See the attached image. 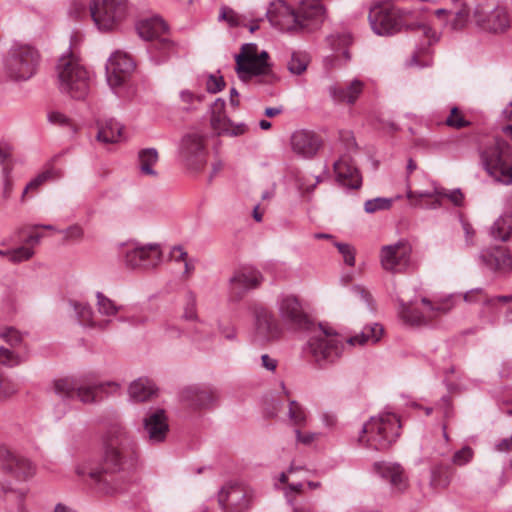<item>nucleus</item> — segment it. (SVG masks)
I'll use <instances>...</instances> for the list:
<instances>
[{
	"mask_svg": "<svg viewBox=\"0 0 512 512\" xmlns=\"http://www.w3.org/2000/svg\"><path fill=\"white\" fill-rule=\"evenodd\" d=\"M105 69L107 82L115 90L128 81L135 63L127 53L116 51L108 59Z\"/></svg>",
	"mask_w": 512,
	"mask_h": 512,
	"instance_id": "15",
	"label": "nucleus"
},
{
	"mask_svg": "<svg viewBox=\"0 0 512 512\" xmlns=\"http://www.w3.org/2000/svg\"><path fill=\"white\" fill-rule=\"evenodd\" d=\"M9 174H10V169H8L7 167H4L3 168V184H4L3 198L4 199H8L12 192L13 183H12V179L10 178Z\"/></svg>",
	"mask_w": 512,
	"mask_h": 512,
	"instance_id": "62",
	"label": "nucleus"
},
{
	"mask_svg": "<svg viewBox=\"0 0 512 512\" xmlns=\"http://www.w3.org/2000/svg\"><path fill=\"white\" fill-rule=\"evenodd\" d=\"M383 331V327L380 324L375 323L372 326L364 327L359 334L346 339V343L351 346L364 345L368 342L376 343L380 340Z\"/></svg>",
	"mask_w": 512,
	"mask_h": 512,
	"instance_id": "34",
	"label": "nucleus"
},
{
	"mask_svg": "<svg viewBox=\"0 0 512 512\" xmlns=\"http://www.w3.org/2000/svg\"><path fill=\"white\" fill-rule=\"evenodd\" d=\"M154 393V384L146 378L135 380L129 387V396L135 402L147 401Z\"/></svg>",
	"mask_w": 512,
	"mask_h": 512,
	"instance_id": "33",
	"label": "nucleus"
},
{
	"mask_svg": "<svg viewBox=\"0 0 512 512\" xmlns=\"http://www.w3.org/2000/svg\"><path fill=\"white\" fill-rule=\"evenodd\" d=\"M34 255L32 248L26 246H20L16 249L11 250L10 262L17 264L23 261L29 260Z\"/></svg>",
	"mask_w": 512,
	"mask_h": 512,
	"instance_id": "52",
	"label": "nucleus"
},
{
	"mask_svg": "<svg viewBox=\"0 0 512 512\" xmlns=\"http://www.w3.org/2000/svg\"><path fill=\"white\" fill-rule=\"evenodd\" d=\"M474 457V451L470 446H464L452 456V463L456 466L468 464Z\"/></svg>",
	"mask_w": 512,
	"mask_h": 512,
	"instance_id": "51",
	"label": "nucleus"
},
{
	"mask_svg": "<svg viewBox=\"0 0 512 512\" xmlns=\"http://www.w3.org/2000/svg\"><path fill=\"white\" fill-rule=\"evenodd\" d=\"M17 391L14 383L7 379H0V398H8Z\"/></svg>",
	"mask_w": 512,
	"mask_h": 512,
	"instance_id": "59",
	"label": "nucleus"
},
{
	"mask_svg": "<svg viewBox=\"0 0 512 512\" xmlns=\"http://www.w3.org/2000/svg\"><path fill=\"white\" fill-rule=\"evenodd\" d=\"M292 151L298 156L306 159L313 158L322 145V139L315 132L302 129L291 135Z\"/></svg>",
	"mask_w": 512,
	"mask_h": 512,
	"instance_id": "23",
	"label": "nucleus"
},
{
	"mask_svg": "<svg viewBox=\"0 0 512 512\" xmlns=\"http://www.w3.org/2000/svg\"><path fill=\"white\" fill-rule=\"evenodd\" d=\"M442 191V195L440 197H447L453 204L459 206L463 201V194L459 189L453 190L447 193L444 189H440Z\"/></svg>",
	"mask_w": 512,
	"mask_h": 512,
	"instance_id": "63",
	"label": "nucleus"
},
{
	"mask_svg": "<svg viewBox=\"0 0 512 512\" xmlns=\"http://www.w3.org/2000/svg\"><path fill=\"white\" fill-rule=\"evenodd\" d=\"M61 232L64 234L66 240L71 241H79L83 238L84 235L82 227L76 224L68 227L67 229Z\"/></svg>",
	"mask_w": 512,
	"mask_h": 512,
	"instance_id": "56",
	"label": "nucleus"
},
{
	"mask_svg": "<svg viewBox=\"0 0 512 512\" xmlns=\"http://www.w3.org/2000/svg\"><path fill=\"white\" fill-rule=\"evenodd\" d=\"M217 399V391L206 385L188 386L181 392V400L194 409L208 408Z\"/></svg>",
	"mask_w": 512,
	"mask_h": 512,
	"instance_id": "24",
	"label": "nucleus"
},
{
	"mask_svg": "<svg viewBox=\"0 0 512 512\" xmlns=\"http://www.w3.org/2000/svg\"><path fill=\"white\" fill-rule=\"evenodd\" d=\"M122 126L114 121L108 120L104 124L99 125V129L97 132V140L109 144L115 143L121 136Z\"/></svg>",
	"mask_w": 512,
	"mask_h": 512,
	"instance_id": "36",
	"label": "nucleus"
},
{
	"mask_svg": "<svg viewBox=\"0 0 512 512\" xmlns=\"http://www.w3.org/2000/svg\"><path fill=\"white\" fill-rule=\"evenodd\" d=\"M39 61L40 54L35 47L15 43L5 58V72L14 81H26L36 73Z\"/></svg>",
	"mask_w": 512,
	"mask_h": 512,
	"instance_id": "9",
	"label": "nucleus"
},
{
	"mask_svg": "<svg viewBox=\"0 0 512 512\" xmlns=\"http://www.w3.org/2000/svg\"><path fill=\"white\" fill-rule=\"evenodd\" d=\"M179 153L188 169L201 171L206 165L208 154L204 135L198 132L185 134L180 142Z\"/></svg>",
	"mask_w": 512,
	"mask_h": 512,
	"instance_id": "13",
	"label": "nucleus"
},
{
	"mask_svg": "<svg viewBox=\"0 0 512 512\" xmlns=\"http://www.w3.org/2000/svg\"><path fill=\"white\" fill-rule=\"evenodd\" d=\"M136 30L143 40L151 42L148 53L154 64L158 65L169 59L174 51V44L166 36L168 26L162 18L142 19L137 22Z\"/></svg>",
	"mask_w": 512,
	"mask_h": 512,
	"instance_id": "7",
	"label": "nucleus"
},
{
	"mask_svg": "<svg viewBox=\"0 0 512 512\" xmlns=\"http://www.w3.org/2000/svg\"><path fill=\"white\" fill-rule=\"evenodd\" d=\"M328 40L330 41L331 46L334 50L343 49V55L346 59H350V55L348 50L346 49L348 45L352 43V37L349 33H340L331 35Z\"/></svg>",
	"mask_w": 512,
	"mask_h": 512,
	"instance_id": "44",
	"label": "nucleus"
},
{
	"mask_svg": "<svg viewBox=\"0 0 512 512\" xmlns=\"http://www.w3.org/2000/svg\"><path fill=\"white\" fill-rule=\"evenodd\" d=\"M0 467L18 480H27L35 474L34 465L26 457L4 446L0 447Z\"/></svg>",
	"mask_w": 512,
	"mask_h": 512,
	"instance_id": "16",
	"label": "nucleus"
},
{
	"mask_svg": "<svg viewBox=\"0 0 512 512\" xmlns=\"http://www.w3.org/2000/svg\"><path fill=\"white\" fill-rule=\"evenodd\" d=\"M483 297L488 296L484 293V290L482 288H476L466 292L464 295V300L468 303L479 302L484 304Z\"/></svg>",
	"mask_w": 512,
	"mask_h": 512,
	"instance_id": "57",
	"label": "nucleus"
},
{
	"mask_svg": "<svg viewBox=\"0 0 512 512\" xmlns=\"http://www.w3.org/2000/svg\"><path fill=\"white\" fill-rule=\"evenodd\" d=\"M72 305L82 325L94 326L93 311L89 305L78 302H73Z\"/></svg>",
	"mask_w": 512,
	"mask_h": 512,
	"instance_id": "46",
	"label": "nucleus"
},
{
	"mask_svg": "<svg viewBox=\"0 0 512 512\" xmlns=\"http://www.w3.org/2000/svg\"><path fill=\"white\" fill-rule=\"evenodd\" d=\"M96 297L98 311L100 314L111 316L115 315L118 312V307L114 304V302L107 298L105 295H103L101 292H97Z\"/></svg>",
	"mask_w": 512,
	"mask_h": 512,
	"instance_id": "48",
	"label": "nucleus"
},
{
	"mask_svg": "<svg viewBox=\"0 0 512 512\" xmlns=\"http://www.w3.org/2000/svg\"><path fill=\"white\" fill-rule=\"evenodd\" d=\"M374 470L399 491L406 487V477L403 468L396 463L376 462Z\"/></svg>",
	"mask_w": 512,
	"mask_h": 512,
	"instance_id": "29",
	"label": "nucleus"
},
{
	"mask_svg": "<svg viewBox=\"0 0 512 512\" xmlns=\"http://www.w3.org/2000/svg\"><path fill=\"white\" fill-rule=\"evenodd\" d=\"M61 177L60 171L50 168L42 173L38 174L34 179H32L25 187L22 193V199H24L25 195L29 190H37L42 184L51 179H58Z\"/></svg>",
	"mask_w": 512,
	"mask_h": 512,
	"instance_id": "41",
	"label": "nucleus"
},
{
	"mask_svg": "<svg viewBox=\"0 0 512 512\" xmlns=\"http://www.w3.org/2000/svg\"><path fill=\"white\" fill-rule=\"evenodd\" d=\"M56 72L59 89L76 100H84L90 91V75L78 58L69 53L59 58Z\"/></svg>",
	"mask_w": 512,
	"mask_h": 512,
	"instance_id": "5",
	"label": "nucleus"
},
{
	"mask_svg": "<svg viewBox=\"0 0 512 512\" xmlns=\"http://www.w3.org/2000/svg\"><path fill=\"white\" fill-rule=\"evenodd\" d=\"M251 496L246 488L237 483H228L218 494V503L224 512H246Z\"/></svg>",
	"mask_w": 512,
	"mask_h": 512,
	"instance_id": "17",
	"label": "nucleus"
},
{
	"mask_svg": "<svg viewBox=\"0 0 512 512\" xmlns=\"http://www.w3.org/2000/svg\"><path fill=\"white\" fill-rule=\"evenodd\" d=\"M512 232V192L504 213L493 223L490 234L495 240L507 241Z\"/></svg>",
	"mask_w": 512,
	"mask_h": 512,
	"instance_id": "30",
	"label": "nucleus"
},
{
	"mask_svg": "<svg viewBox=\"0 0 512 512\" xmlns=\"http://www.w3.org/2000/svg\"><path fill=\"white\" fill-rule=\"evenodd\" d=\"M226 103L222 98H217L210 106V124L218 134L239 136L245 133L246 125L241 123L234 125L225 113Z\"/></svg>",
	"mask_w": 512,
	"mask_h": 512,
	"instance_id": "21",
	"label": "nucleus"
},
{
	"mask_svg": "<svg viewBox=\"0 0 512 512\" xmlns=\"http://www.w3.org/2000/svg\"><path fill=\"white\" fill-rule=\"evenodd\" d=\"M264 280L262 273L253 267H242L236 270L229 279L231 297L238 301L246 292L258 288Z\"/></svg>",
	"mask_w": 512,
	"mask_h": 512,
	"instance_id": "18",
	"label": "nucleus"
},
{
	"mask_svg": "<svg viewBox=\"0 0 512 512\" xmlns=\"http://www.w3.org/2000/svg\"><path fill=\"white\" fill-rule=\"evenodd\" d=\"M183 317L186 320H196V295L192 291H188L186 294V306L184 308Z\"/></svg>",
	"mask_w": 512,
	"mask_h": 512,
	"instance_id": "53",
	"label": "nucleus"
},
{
	"mask_svg": "<svg viewBox=\"0 0 512 512\" xmlns=\"http://www.w3.org/2000/svg\"><path fill=\"white\" fill-rule=\"evenodd\" d=\"M266 17L273 27L281 31L311 32L321 27L325 9L320 0H299L297 8L276 0L270 3Z\"/></svg>",
	"mask_w": 512,
	"mask_h": 512,
	"instance_id": "3",
	"label": "nucleus"
},
{
	"mask_svg": "<svg viewBox=\"0 0 512 512\" xmlns=\"http://www.w3.org/2000/svg\"><path fill=\"white\" fill-rule=\"evenodd\" d=\"M445 124L449 127L461 129L470 125L457 107H453L450 111V115L446 118Z\"/></svg>",
	"mask_w": 512,
	"mask_h": 512,
	"instance_id": "50",
	"label": "nucleus"
},
{
	"mask_svg": "<svg viewBox=\"0 0 512 512\" xmlns=\"http://www.w3.org/2000/svg\"><path fill=\"white\" fill-rule=\"evenodd\" d=\"M124 261L126 266L132 269L154 268L161 261L160 247L157 244L133 247L126 251Z\"/></svg>",
	"mask_w": 512,
	"mask_h": 512,
	"instance_id": "19",
	"label": "nucleus"
},
{
	"mask_svg": "<svg viewBox=\"0 0 512 512\" xmlns=\"http://www.w3.org/2000/svg\"><path fill=\"white\" fill-rule=\"evenodd\" d=\"M364 83L354 79L345 85H332L329 87V94L333 101L348 105L354 104L363 92Z\"/></svg>",
	"mask_w": 512,
	"mask_h": 512,
	"instance_id": "27",
	"label": "nucleus"
},
{
	"mask_svg": "<svg viewBox=\"0 0 512 512\" xmlns=\"http://www.w3.org/2000/svg\"><path fill=\"white\" fill-rule=\"evenodd\" d=\"M48 120L49 122L53 124H58L61 126L68 125L69 119L61 112L58 111H52L48 114Z\"/></svg>",
	"mask_w": 512,
	"mask_h": 512,
	"instance_id": "64",
	"label": "nucleus"
},
{
	"mask_svg": "<svg viewBox=\"0 0 512 512\" xmlns=\"http://www.w3.org/2000/svg\"><path fill=\"white\" fill-rule=\"evenodd\" d=\"M257 49L256 44L246 43L242 45L240 53L235 56L236 71L243 80L252 77L253 68H256L254 62Z\"/></svg>",
	"mask_w": 512,
	"mask_h": 512,
	"instance_id": "28",
	"label": "nucleus"
},
{
	"mask_svg": "<svg viewBox=\"0 0 512 512\" xmlns=\"http://www.w3.org/2000/svg\"><path fill=\"white\" fill-rule=\"evenodd\" d=\"M400 420L393 413H384L379 417H371L363 425L359 442L377 451L388 449L399 437Z\"/></svg>",
	"mask_w": 512,
	"mask_h": 512,
	"instance_id": "6",
	"label": "nucleus"
},
{
	"mask_svg": "<svg viewBox=\"0 0 512 512\" xmlns=\"http://www.w3.org/2000/svg\"><path fill=\"white\" fill-rule=\"evenodd\" d=\"M411 249L404 241L383 246L380 252L383 269L390 272H399L406 267L410 260Z\"/></svg>",
	"mask_w": 512,
	"mask_h": 512,
	"instance_id": "20",
	"label": "nucleus"
},
{
	"mask_svg": "<svg viewBox=\"0 0 512 512\" xmlns=\"http://www.w3.org/2000/svg\"><path fill=\"white\" fill-rule=\"evenodd\" d=\"M0 339L6 343V347L20 351L22 348L26 349L25 334L18 329L7 326L0 330Z\"/></svg>",
	"mask_w": 512,
	"mask_h": 512,
	"instance_id": "35",
	"label": "nucleus"
},
{
	"mask_svg": "<svg viewBox=\"0 0 512 512\" xmlns=\"http://www.w3.org/2000/svg\"><path fill=\"white\" fill-rule=\"evenodd\" d=\"M473 20L484 31L505 32L511 23L506 7L497 6L491 0H476L473 8Z\"/></svg>",
	"mask_w": 512,
	"mask_h": 512,
	"instance_id": "10",
	"label": "nucleus"
},
{
	"mask_svg": "<svg viewBox=\"0 0 512 512\" xmlns=\"http://www.w3.org/2000/svg\"><path fill=\"white\" fill-rule=\"evenodd\" d=\"M310 62V56L304 51H293L287 62V69L293 75L303 74Z\"/></svg>",
	"mask_w": 512,
	"mask_h": 512,
	"instance_id": "38",
	"label": "nucleus"
},
{
	"mask_svg": "<svg viewBox=\"0 0 512 512\" xmlns=\"http://www.w3.org/2000/svg\"><path fill=\"white\" fill-rule=\"evenodd\" d=\"M421 302L428 307L429 312L433 315V318L437 314L447 313L451 310L453 304L450 299H445L437 303H432L428 298H422Z\"/></svg>",
	"mask_w": 512,
	"mask_h": 512,
	"instance_id": "47",
	"label": "nucleus"
},
{
	"mask_svg": "<svg viewBox=\"0 0 512 512\" xmlns=\"http://www.w3.org/2000/svg\"><path fill=\"white\" fill-rule=\"evenodd\" d=\"M27 360L26 353L10 349L6 346H0V368H14Z\"/></svg>",
	"mask_w": 512,
	"mask_h": 512,
	"instance_id": "37",
	"label": "nucleus"
},
{
	"mask_svg": "<svg viewBox=\"0 0 512 512\" xmlns=\"http://www.w3.org/2000/svg\"><path fill=\"white\" fill-rule=\"evenodd\" d=\"M392 205L391 198L377 197L367 200L364 204V209L367 213H374L379 210L389 209Z\"/></svg>",
	"mask_w": 512,
	"mask_h": 512,
	"instance_id": "49",
	"label": "nucleus"
},
{
	"mask_svg": "<svg viewBox=\"0 0 512 512\" xmlns=\"http://www.w3.org/2000/svg\"><path fill=\"white\" fill-rule=\"evenodd\" d=\"M288 417L294 425L304 426L306 423L305 409L295 400L289 402Z\"/></svg>",
	"mask_w": 512,
	"mask_h": 512,
	"instance_id": "45",
	"label": "nucleus"
},
{
	"mask_svg": "<svg viewBox=\"0 0 512 512\" xmlns=\"http://www.w3.org/2000/svg\"><path fill=\"white\" fill-rule=\"evenodd\" d=\"M101 388V384H90L81 380L68 378L54 381L55 394L63 399H72L77 397L84 404L96 402V391Z\"/></svg>",
	"mask_w": 512,
	"mask_h": 512,
	"instance_id": "14",
	"label": "nucleus"
},
{
	"mask_svg": "<svg viewBox=\"0 0 512 512\" xmlns=\"http://www.w3.org/2000/svg\"><path fill=\"white\" fill-rule=\"evenodd\" d=\"M462 228L465 234V244L467 247H472L475 245V230L472 225L467 221H462Z\"/></svg>",
	"mask_w": 512,
	"mask_h": 512,
	"instance_id": "60",
	"label": "nucleus"
},
{
	"mask_svg": "<svg viewBox=\"0 0 512 512\" xmlns=\"http://www.w3.org/2000/svg\"><path fill=\"white\" fill-rule=\"evenodd\" d=\"M143 432L150 444L165 441L169 432V424L163 409L151 411L144 417Z\"/></svg>",
	"mask_w": 512,
	"mask_h": 512,
	"instance_id": "22",
	"label": "nucleus"
},
{
	"mask_svg": "<svg viewBox=\"0 0 512 512\" xmlns=\"http://www.w3.org/2000/svg\"><path fill=\"white\" fill-rule=\"evenodd\" d=\"M254 320V335L261 343L279 339L283 328L273 311L261 305L254 304L250 308Z\"/></svg>",
	"mask_w": 512,
	"mask_h": 512,
	"instance_id": "12",
	"label": "nucleus"
},
{
	"mask_svg": "<svg viewBox=\"0 0 512 512\" xmlns=\"http://www.w3.org/2000/svg\"><path fill=\"white\" fill-rule=\"evenodd\" d=\"M225 86V81L222 76L210 74L206 81V90L209 93L215 94L220 92Z\"/></svg>",
	"mask_w": 512,
	"mask_h": 512,
	"instance_id": "55",
	"label": "nucleus"
},
{
	"mask_svg": "<svg viewBox=\"0 0 512 512\" xmlns=\"http://www.w3.org/2000/svg\"><path fill=\"white\" fill-rule=\"evenodd\" d=\"M479 259L486 267L494 271H506L512 266L511 255L506 248L501 246L482 250Z\"/></svg>",
	"mask_w": 512,
	"mask_h": 512,
	"instance_id": "26",
	"label": "nucleus"
},
{
	"mask_svg": "<svg viewBox=\"0 0 512 512\" xmlns=\"http://www.w3.org/2000/svg\"><path fill=\"white\" fill-rule=\"evenodd\" d=\"M452 472L448 466L436 465L431 469L430 485L435 488H446L451 481Z\"/></svg>",
	"mask_w": 512,
	"mask_h": 512,
	"instance_id": "39",
	"label": "nucleus"
},
{
	"mask_svg": "<svg viewBox=\"0 0 512 512\" xmlns=\"http://www.w3.org/2000/svg\"><path fill=\"white\" fill-rule=\"evenodd\" d=\"M90 14L99 30H112L126 17L127 0H93Z\"/></svg>",
	"mask_w": 512,
	"mask_h": 512,
	"instance_id": "11",
	"label": "nucleus"
},
{
	"mask_svg": "<svg viewBox=\"0 0 512 512\" xmlns=\"http://www.w3.org/2000/svg\"><path fill=\"white\" fill-rule=\"evenodd\" d=\"M481 161L487 173L498 183H512V149L499 137L481 151Z\"/></svg>",
	"mask_w": 512,
	"mask_h": 512,
	"instance_id": "8",
	"label": "nucleus"
},
{
	"mask_svg": "<svg viewBox=\"0 0 512 512\" xmlns=\"http://www.w3.org/2000/svg\"><path fill=\"white\" fill-rule=\"evenodd\" d=\"M470 9L464 7L463 9L456 12L455 20L453 22V27L455 29L462 28L465 23L468 21Z\"/></svg>",
	"mask_w": 512,
	"mask_h": 512,
	"instance_id": "61",
	"label": "nucleus"
},
{
	"mask_svg": "<svg viewBox=\"0 0 512 512\" xmlns=\"http://www.w3.org/2000/svg\"><path fill=\"white\" fill-rule=\"evenodd\" d=\"M139 465V447L132 431L120 420L109 421L101 435V457L95 467L80 466L76 473L88 476L106 495L126 491Z\"/></svg>",
	"mask_w": 512,
	"mask_h": 512,
	"instance_id": "1",
	"label": "nucleus"
},
{
	"mask_svg": "<svg viewBox=\"0 0 512 512\" xmlns=\"http://www.w3.org/2000/svg\"><path fill=\"white\" fill-rule=\"evenodd\" d=\"M423 11L401 8L391 2H380L370 8L368 20L373 32L390 36L402 30L419 29L429 37L432 32L423 19Z\"/></svg>",
	"mask_w": 512,
	"mask_h": 512,
	"instance_id": "4",
	"label": "nucleus"
},
{
	"mask_svg": "<svg viewBox=\"0 0 512 512\" xmlns=\"http://www.w3.org/2000/svg\"><path fill=\"white\" fill-rule=\"evenodd\" d=\"M86 5L82 0H72L68 9V13L71 17L80 18L85 14Z\"/></svg>",
	"mask_w": 512,
	"mask_h": 512,
	"instance_id": "58",
	"label": "nucleus"
},
{
	"mask_svg": "<svg viewBox=\"0 0 512 512\" xmlns=\"http://www.w3.org/2000/svg\"><path fill=\"white\" fill-rule=\"evenodd\" d=\"M399 314L405 323L412 326L426 325L433 319V315L430 314L428 308L426 313H422L406 303H401Z\"/></svg>",
	"mask_w": 512,
	"mask_h": 512,
	"instance_id": "32",
	"label": "nucleus"
},
{
	"mask_svg": "<svg viewBox=\"0 0 512 512\" xmlns=\"http://www.w3.org/2000/svg\"><path fill=\"white\" fill-rule=\"evenodd\" d=\"M335 246L337 247L339 253L343 256L345 264L349 266L355 265V249L347 243H339L336 242Z\"/></svg>",
	"mask_w": 512,
	"mask_h": 512,
	"instance_id": "54",
	"label": "nucleus"
},
{
	"mask_svg": "<svg viewBox=\"0 0 512 512\" xmlns=\"http://www.w3.org/2000/svg\"><path fill=\"white\" fill-rule=\"evenodd\" d=\"M255 58L254 65L256 68H253L252 77L263 75L269 78V82L276 80L268 64L269 54L266 51H262L260 54L257 53Z\"/></svg>",
	"mask_w": 512,
	"mask_h": 512,
	"instance_id": "42",
	"label": "nucleus"
},
{
	"mask_svg": "<svg viewBox=\"0 0 512 512\" xmlns=\"http://www.w3.org/2000/svg\"><path fill=\"white\" fill-rule=\"evenodd\" d=\"M219 21H225L230 27L247 26L245 18L228 6L220 8Z\"/></svg>",
	"mask_w": 512,
	"mask_h": 512,
	"instance_id": "43",
	"label": "nucleus"
},
{
	"mask_svg": "<svg viewBox=\"0 0 512 512\" xmlns=\"http://www.w3.org/2000/svg\"><path fill=\"white\" fill-rule=\"evenodd\" d=\"M440 195H442V191L438 187H434L431 190H426L423 192H415V191H412L410 188L407 191V198L409 200L412 201V200L416 199V201L413 202V204L415 206L419 205V199H421V198L434 199L433 202L431 203V205H429V208H431V209H436L441 206V201L439 199Z\"/></svg>",
	"mask_w": 512,
	"mask_h": 512,
	"instance_id": "40",
	"label": "nucleus"
},
{
	"mask_svg": "<svg viewBox=\"0 0 512 512\" xmlns=\"http://www.w3.org/2000/svg\"><path fill=\"white\" fill-rule=\"evenodd\" d=\"M158 161L159 153L156 148H142L137 153V165L144 176L158 177V172L154 168Z\"/></svg>",
	"mask_w": 512,
	"mask_h": 512,
	"instance_id": "31",
	"label": "nucleus"
},
{
	"mask_svg": "<svg viewBox=\"0 0 512 512\" xmlns=\"http://www.w3.org/2000/svg\"><path fill=\"white\" fill-rule=\"evenodd\" d=\"M337 181L350 189H359L362 184V177L359 170L348 157H342L333 165Z\"/></svg>",
	"mask_w": 512,
	"mask_h": 512,
	"instance_id": "25",
	"label": "nucleus"
},
{
	"mask_svg": "<svg viewBox=\"0 0 512 512\" xmlns=\"http://www.w3.org/2000/svg\"><path fill=\"white\" fill-rule=\"evenodd\" d=\"M278 312L285 325L294 330H312L308 340V349L320 368L335 363L344 349L343 338L332 328L319 324L314 328L313 322L304 311L301 302L294 295L279 297Z\"/></svg>",
	"mask_w": 512,
	"mask_h": 512,
	"instance_id": "2",
	"label": "nucleus"
}]
</instances>
